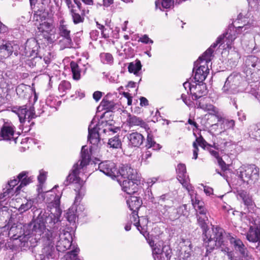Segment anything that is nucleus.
Segmentation results:
<instances>
[{
	"mask_svg": "<svg viewBox=\"0 0 260 260\" xmlns=\"http://www.w3.org/2000/svg\"><path fill=\"white\" fill-rule=\"evenodd\" d=\"M230 144V142L225 141L221 138H218L217 143H214V148L218 150H224Z\"/></svg>",
	"mask_w": 260,
	"mask_h": 260,
	"instance_id": "obj_47",
	"label": "nucleus"
},
{
	"mask_svg": "<svg viewBox=\"0 0 260 260\" xmlns=\"http://www.w3.org/2000/svg\"><path fill=\"white\" fill-rule=\"evenodd\" d=\"M60 40L59 43L64 48L73 47V43L72 42L70 30H69L66 25L61 24L59 27Z\"/></svg>",
	"mask_w": 260,
	"mask_h": 260,
	"instance_id": "obj_18",
	"label": "nucleus"
},
{
	"mask_svg": "<svg viewBox=\"0 0 260 260\" xmlns=\"http://www.w3.org/2000/svg\"><path fill=\"white\" fill-rule=\"evenodd\" d=\"M107 144L108 147L109 148L118 149L121 147L122 142L119 136L116 135L112 138L109 139Z\"/></svg>",
	"mask_w": 260,
	"mask_h": 260,
	"instance_id": "obj_42",
	"label": "nucleus"
},
{
	"mask_svg": "<svg viewBox=\"0 0 260 260\" xmlns=\"http://www.w3.org/2000/svg\"><path fill=\"white\" fill-rule=\"evenodd\" d=\"M19 46L13 41L3 40L0 45V60L10 57L13 54L17 56L19 54Z\"/></svg>",
	"mask_w": 260,
	"mask_h": 260,
	"instance_id": "obj_11",
	"label": "nucleus"
},
{
	"mask_svg": "<svg viewBox=\"0 0 260 260\" xmlns=\"http://www.w3.org/2000/svg\"><path fill=\"white\" fill-rule=\"evenodd\" d=\"M101 106L103 107L107 111L104 112L101 116V118H107L108 116L111 117L112 116V111L114 108V104L112 101H109L107 99L104 98L101 103Z\"/></svg>",
	"mask_w": 260,
	"mask_h": 260,
	"instance_id": "obj_33",
	"label": "nucleus"
},
{
	"mask_svg": "<svg viewBox=\"0 0 260 260\" xmlns=\"http://www.w3.org/2000/svg\"><path fill=\"white\" fill-rule=\"evenodd\" d=\"M126 203L129 209L137 215V212H138L142 204V201L140 197L131 196Z\"/></svg>",
	"mask_w": 260,
	"mask_h": 260,
	"instance_id": "obj_28",
	"label": "nucleus"
},
{
	"mask_svg": "<svg viewBox=\"0 0 260 260\" xmlns=\"http://www.w3.org/2000/svg\"><path fill=\"white\" fill-rule=\"evenodd\" d=\"M192 205L196 211V217L207 216V210L204 206V203L198 199H196L194 201L193 199H191Z\"/></svg>",
	"mask_w": 260,
	"mask_h": 260,
	"instance_id": "obj_34",
	"label": "nucleus"
},
{
	"mask_svg": "<svg viewBox=\"0 0 260 260\" xmlns=\"http://www.w3.org/2000/svg\"><path fill=\"white\" fill-rule=\"evenodd\" d=\"M35 56H34L33 57H32L31 58H28L26 59V60L25 61L26 64L31 68H35L36 63H35Z\"/></svg>",
	"mask_w": 260,
	"mask_h": 260,
	"instance_id": "obj_60",
	"label": "nucleus"
},
{
	"mask_svg": "<svg viewBox=\"0 0 260 260\" xmlns=\"http://www.w3.org/2000/svg\"><path fill=\"white\" fill-rule=\"evenodd\" d=\"M19 117L20 123H25L27 121L29 127H31L35 124L34 122H30L32 119L35 118L36 116L35 113L34 108L30 107L27 109L26 105L19 107L16 110L14 111Z\"/></svg>",
	"mask_w": 260,
	"mask_h": 260,
	"instance_id": "obj_12",
	"label": "nucleus"
},
{
	"mask_svg": "<svg viewBox=\"0 0 260 260\" xmlns=\"http://www.w3.org/2000/svg\"><path fill=\"white\" fill-rule=\"evenodd\" d=\"M70 14L75 24L83 22L85 15L83 9H76V8L72 9L70 11Z\"/></svg>",
	"mask_w": 260,
	"mask_h": 260,
	"instance_id": "obj_30",
	"label": "nucleus"
},
{
	"mask_svg": "<svg viewBox=\"0 0 260 260\" xmlns=\"http://www.w3.org/2000/svg\"><path fill=\"white\" fill-rule=\"evenodd\" d=\"M145 147L147 149L152 148L154 150H159L162 147L160 144L154 141L153 136L148 132H147Z\"/></svg>",
	"mask_w": 260,
	"mask_h": 260,
	"instance_id": "obj_37",
	"label": "nucleus"
},
{
	"mask_svg": "<svg viewBox=\"0 0 260 260\" xmlns=\"http://www.w3.org/2000/svg\"><path fill=\"white\" fill-rule=\"evenodd\" d=\"M15 127L11 122H5L1 128L0 140H11L13 139L16 143V140L14 139Z\"/></svg>",
	"mask_w": 260,
	"mask_h": 260,
	"instance_id": "obj_22",
	"label": "nucleus"
},
{
	"mask_svg": "<svg viewBox=\"0 0 260 260\" xmlns=\"http://www.w3.org/2000/svg\"><path fill=\"white\" fill-rule=\"evenodd\" d=\"M99 169L101 172L112 178L118 176V171L115 164L111 161L106 160L101 162L99 165Z\"/></svg>",
	"mask_w": 260,
	"mask_h": 260,
	"instance_id": "obj_20",
	"label": "nucleus"
},
{
	"mask_svg": "<svg viewBox=\"0 0 260 260\" xmlns=\"http://www.w3.org/2000/svg\"><path fill=\"white\" fill-rule=\"evenodd\" d=\"M196 143L198 144L201 147L204 149H206L207 148H210V144H208L202 136H200L199 138H197L194 141Z\"/></svg>",
	"mask_w": 260,
	"mask_h": 260,
	"instance_id": "obj_54",
	"label": "nucleus"
},
{
	"mask_svg": "<svg viewBox=\"0 0 260 260\" xmlns=\"http://www.w3.org/2000/svg\"><path fill=\"white\" fill-rule=\"evenodd\" d=\"M28 172L23 171L18 175L20 184L15 188V192L16 193V196L19 193L20 190L23 187L27 185L32 182L34 177L32 176L28 177Z\"/></svg>",
	"mask_w": 260,
	"mask_h": 260,
	"instance_id": "obj_27",
	"label": "nucleus"
},
{
	"mask_svg": "<svg viewBox=\"0 0 260 260\" xmlns=\"http://www.w3.org/2000/svg\"><path fill=\"white\" fill-rule=\"evenodd\" d=\"M57 235L51 231H48L42 237L43 247L41 253L36 258V260L54 259L58 256L57 247H54Z\"/></svg>",
	"mask_w": 260,
	"mask_h": 260,
	"instance_id": "obj_4",
	"label": "nucleus"
},
{
	"mask_svg": "<svg viewBox=\"0 0 260 260\" xmlns=\"http://www.w3.org/2000/svg\"><path fill=\"white\" fill-rule=\"evenodd\" d=\"M35 63L37 71H41L46 68V66L43 64V58L41 56L35 55Z\"/></svg>",
	"mask_w": 260,
	"mask_h": 260,
	"instance_id": "obj_50",
	"label": "nucleus"
},
{
	"mask_svg": "<svg viewBox=\"0 0 260 260\" xmlns=\"http://www.w3.org/2000/svg\"><path fill=\"white\" fill-rule=\"evenodd\" d=\"M128 140V146L130 147H139L145 140L144 137L140 133L135 132L127 135Z\"/></svg>",
	"mask_w": 260,
	"mask_h": 260,
	"instance_id": "obj_26",
	"label": "nucleus"
},
{
	"mask_svg": "<svg viewBox=\"0 0 260 260\" xmlns=\"http://www.w3.org/2000/svg\"><path fill=\"white\" fill-rule=\"evenodd\" d=\"M127 122L130 126H140L145 129H149L148 125L141 118L135 115L129 114L127 118Z\"/></svg>",
	"mask_w": 260,
	"mask_h": 260,
	"instance_id": "obj_32",
	"label": "nucleus"
},
{
	"mask_svg": "<svg viewBox=\"0 0 260 260\" xmlns=\"http://www.w3.org/2000/svg\"><path fill=\"white\" fill-rule=\"evenodd\" d=\"M239 196L242 198L244 205L247 206L248 209L253 207V203L251 198L249 197L245 191H242Z\"/></svg>",
	"mask_w": 260,
	"mask_h": 260,
	"instance_id": "obj_46",
	"label": "nucleus"
},
{
	"mask_svg": "<svg viewBox=\"0 0 260 260\" xmlns=\"http://www.w3.org/2000/svg\"><path fill=\"white\" fill-rule=\"evenodd\" d=\"M156 8H159L160 10L162 11L163 9H170L173 6V0H161L160 2L159 1H155Z\"/></svg>",
	"mask_w": 260,
	"mask_h": 260,
	"instance_id": "obj_44",
	"label": "nucleus"
},
{
	"mask_svg": "<svg viewBox=\"0 0 260 260\" xmlns=\"http://www.w3.org/2000/svg\"><path fill=\"white\" fill-rule=\"evenodd\" d=\"M18 183H19V180L17 176L16 178H14L13 180H12L8 182V187L3 192V193L0 194V199L2 200L6 198H10L14 194H16V193L15 192V189H14V187L15 185L18 184Z\"/></svg>",
	"mask_w": 260,
	"mask_h": 260,
	"instance_id": "obj_29",
	"label": "nucleus"
},
{
	"mask_svg": "<svg viewBox=\"0 0 260 260\" xmlns=\"http://www.w3.org/2000/svg\"><path fill=\"white\" fill-rule=\"evenodd\" d=\"M46 172H40V175L38 177V179L40 183L43 184L46 180Z\"/></svg>",
	"mask_w": 260,
	"mask_h": 260,
	"instance_id": "obj_64",
	"label": "nucleus"
},
{
	"mask_svg": "<svg viewBox=\"0 0 260 260\" xmlns=\"http://www.w3.org/2000/svg\"><path fill=\"white\" fill-rule=\"evenodd\" d=\"M248 134L250 138L260 140V123L250 125L248 129Z\"/></svg>",
	"mask_w": 260,
	"mask_h": 260,
	"instance_id": "obj_41",
	"label": "nucleus"
},
{
	"mask_svg": "<svg viewBox=\"0 0 260 260\" xmlns=\"http://www.w3.org/2000/svg\"><path fill=\"white\" fill-rule=\"evenodd\" d=\"M242 77L239 73H233L226 79L222 87L223 92L226 93H233L240 85Z\"/></svg>",
	"mask_w": 260,
	"mask_h": 260,
	"instance_id": "obj_14",
	"label": "nucleus"
},
{
	"mask_svg": "<svg viewBox=\"0 0 260 260\" xmlns=\"http://www.w3.org/2000/svg\"><path fill=\"white\" fill-rule=\"evenodd\" d=\"M246 239L251 242L260 243V231L258 226H250L249 230L246 234Z\"/></svg>",
	"mask_w": 260,
	"mask_h": 260,
	"instance_id": "obj_31",
	"label": "nucleus"
},
{
	"mask_svg": "<svg viewBox=\"0 0 260 260\" xmlns=\"http://www.w3.org/2000/svg\"><path fill=\"white\" fill-rule=\"evenodd\" d=\"M39 47L38 44L35 39L27 40L25 44L23 55L24 54L28 57L37 55Z\"/></svg>",
	"mask_w": 260,
	"mask_h": 260,
	"instance_id": "obj_25",
	"label": "nucleus"
},
{
	"mask_svg": "<svg viewBox=\"0 0 260 260\" xmlns=\"http://www.w3.org/2000/svg\"><path fill=\"white\" fill-rule=\"evenodd\" d=\"M118 175L119 174L124 179H136L140 178L136 170L131 168L128 165H122L119 169Z\"/></svg>",
	"mask_w": 260,
	"mask_h": 260,
	"instance_id": "obj_23",
	"label": "nucleus"
},
{
	"mask_svg": "<svg viewBox=\"0 0 260 260\" xmlns=\"http://www.w3.org/2000/svg\"><path fill=\"white\" fill-rule=\"evenodd\" d=\"M140 184V179H124L120 185L123 191L128 194L136 193L138 190V185Z\"/></svg>",
	"mask_w": 260,
	"mask_h": 260,
	"instance_id": "obj_21",
	"label": "nucleus"
},
{
	"mask_svg": "<svg viewBox=\"0 0 260 260\" xmlns=\"http://www.w3.org/2000/svg\"><path fill=\"white\" fill-rule=\"evenodd\" d=\"M153 254L157 255L158 260H170L172 250L169 245H164L161 249L159 247L153 248Z\"/></svg>",
	"mask_w": 260,
	"mask_h": 260,
	"instance_id": "obj_24",
	"label": "nucleus"
},
{
	"mask_svg": "<svg viewBox=\"0 0 260 260\" xmlns=\"http://www.w3.org/2000/svg\"><path fill=\"white\" fill-rule=\"evenodd\" d=\"M51 232L57 235V239L55 240V241H56V247L58 252H63L72 245L74 248V245L72 243V237L71 234L70 232L65 231L64 230H61V226L58 229H55Z\"/></svg>",
	"mask_w": 260,
	"mask_h": 260,
	"instance_id": "obj_9",
	"label": "nucleus"
},
{
	"mask_svg": "<svg viewBox=\"0 0 260 260\" xmlns=\"http://www.w3.org/2000/svg\"><path fill=\"white\" fill-rule=\"evenodd\" d=\"M70 67L73 74V78L75 80H79L81 78V70L78 64L75 61H71Z\"/></svg>",
	"mask_w": 260,
	"mask_h": 260,
	"instance_id": "obj_43",
	"label": "nucleus"
},
{
	"mask_svg": "<svg viewBox=\"0 0 260 260\" xmlns=\"http://www.w3.org/2000/svg\"><path fill=\"white\" fill-rule=\"evenodd\" d=\"M142 234L145 237L147 242L148 243L150 246L152 248V250L153 249V248L158 247L156 244L154 243V241L152 238H150V237L149 236H148V237H146L145 234L143 232ZM147 235H148L149 234H147Z\"/></svg>",
	"mask_w": 260,
	"mask_h": 260,
	"instance_id": "obj_58",
	"label": "nucleus"
},
{
	"mask_svg": "<svg viewBox=\"0 0 260 260\" xmlns=\"http://www.w3.org/2000/svg\"><path fill=\"white\" fill-rule=\"evenodd\" d=\"M252 25L249 23L248 18L245 17L242 13H240L237 19L229 24L228 29L225 32V36L229 40L234 41L236 38L234 29L236 32H240L244 28V30L248 28H252Z\"/></svg>",
	"mask_w": 260,
	"mask_h": 260,
	"instance_id": "obj_8",
	"label": "nucleus"
},
{
	"mask_svg": "<svg viewBox=\"0 0 260 260\" xmlns=\"http://www.w3.org/2000/svg\"><path fill=\"white\" fill-rule=\"evenodd\" d=\"M193 150V158L196 159L198 158L199 148L196 142H194L192 144Z\"/></svg>",
	"mask_w": 260,
	"mask_h": 260,
	"instance_id": "obj_63",
	"label": "nucleus"
},
{
	"mask_svg": "<svg viewBox=\"0 0 260 260\" xmlns=\"http://www.w3.org/2000/svg\"><path fill=\"white\" fill-rule=\"evenodd\" d=\"M229 240L235 252L239 254L241 260H249L251 258V255L247 247L240 239L230 236Z\"/></svg>",
	"mask_w": 260,
	"mask_h": 260,
	"instance_id": "obj_15",
	"label": "nucleus"
},
{
	"mask_svg": "<svg viewBox=\"0 0 260 260\" xmlns=\"http://www.w3.org/2000/svg\"><path fill=\"white\" fill-rule=\"evenodd\" d=\"M224 230L218 226H213L211 230L203 236L205 246L207 250H212L215 247H221L224 245Z\"/></svg>",
	"mask_w": 260,
	"mask_h": 260,
	"instance_id": "obj_5",
	"label": "nucleus"
},
{
	"mask_svg": "<svg viewBox=\"0 0 260 260\" xmlns=\"http://www.w3.org/2000/svg\"><path fill=\"white\" fill-rule=\"evenodd\" d=\"M194 83L195 85L185 82L183 83V86L186 88V85H188L189 91L192 95V100H197L206 94V85L203 82Z\"/></svg>",
	"mask_w": 260,
	"mask_h": 260,
	"instance_id": "obj_16",
	"label": "nucleus"
},
{
	"mask_svg": "<svg viewBox=\"0 0 260 260\" xmlns=\"http://www.w3.org/2000/svg\"><path fill=\"white\" fill-rule=\"evenodd\" d=\"M110 120L99 121L98 124L92 126L93 124L91 121L88 126V141L92 145L90 149H97L102 145L100 135L102 134H106L108 133H117L120 130L118 127H112V123L109 122Z\"/></svg>",
	"mask_w": 260,
	"mask_h": 260,
	"instance_id": "obj_2",
	"label": "nucleus"
},
{
	"mask_svg": "<svg viewBox=\"0 0 260 260\" xmlns=\"http://www.w3.org/2000/svg\"><path fill=\"white\" fill-rule=\"evenodd\" d=\"M190 246L191 245L189 244L188 246L184 245L181 247V254L183 255L184 258H187L190 256L192 251Z\"/></svg>",
	"mask_w": 260,
	"mask_h": 260,
	"instance_id": "obj_51",
	"label": "nucleus"
},
{
	"mask_svg": "<svg viewBox=\"0 0 260 260\" xmlns=\"http://www.w3.org/2000/svg\"><path fill=\"white\" fill-rule=\"evenodd\" d=\"M45 18L46 13L42 11H36L34 15V19L36 21L42 22Z\"/></svg>",
	"mask_w": 260,
	"mask_h": 260,
	"instance_id": "obj_53",
	"label": "nucleus"
},
{
	"mask_svg": "<svg viewBox=\"0 0 260 260\" xmlns=\"http://www.w3.org/2000/svg\"><path fill=\"white\" fill-rule=\"evenodd\" d=\"M138 212H137V215L132 212V215L131 216V222H134V224L137 227V229L141 233H142V230L143 228L140 224V220H144L146 222H147V220H146L145 218L143 217H141V219H139V217L138 215Z\"/></svg>",
	"mask_w": 260,
	"mask_h": 260,
	"instance_id": "obj_45",
	"label": "nucleus"
},
{
	"mask_svg": "<svg viewBox=\"0 0 260 260\" xmlns=\"http://www.w3.org/2000/svg\"><path fill=\"white\" fill-rule=\"evenodd\" d=\"M257 60V58L255 56H250L246 60L247 66H251L253 68H255L256 66V62Z\"/></svg>",
	"mask_w": 260,
	"mask_h": 260,
	"instance_id": "obj_57",
	"label": "nucleus"
},
{
	"mask_svg": "<svg viewBox=\"0 0 260 260\" xmlns=\"http://www.w3.org/2000/svg\"><path fill=\"white\" fill-rule=\"evenodd\" d=\"M51 23L48 21L42 22L41 23H40V25L38 27L39 31L43 33L44 38L47 40L50 39L48 31L51 30Z\"/></svg>",
	"mask_w": 260,
	"mask_h": 260,
	"instance_id": "obj_40",
	"label": "nucleus"
},
{
	"mask_svg": "<svg viewBox=\"0 0 260 260\" xmlns=\"http://www.w3.org/2000/svg\"><path fill=\"white\" fill-rule=\"evenodd\" d=\"M84 147L85 146H82V159L73 166L72 173L69 174L63 182L64 186H68L69 184L73 182L81 185L82 181L78 176L80 170L87 165L89 160L88 152L87 150H84Z\"/></svg>",
	"mask_w": 260,
	"mask_h": 260,
	"instance_id": "obj_6",
	"label": "nucleus"
},
{
	"mask_svg": "<svg viewBox=\"0 0 260 260\" xmlns=\"http://www.w3.org/2000/svg\"><path fill=\"white\" fill-rule=\"evenodd\" d=\"M176 170L178 181L188 191L190 190L192 187L189 183V178L188 175L187 174L185 165L182 163L179 164L177 165Z\"/></svg>",
	"mask_w": 260,
	"mask_h": 260,
	"instance_id": "obj_17",
	"label": "nucleus"
},
{
	"mask_svg": "<svg viewBox=\"0 0 260 260\" xmlns=\"http://www.w3.org/2000/svg\"><path fill=\"white\" fill-rule=\"evenodd\" d=\"M51 206L55 209L54 213H49L45 210H36L31 221L26 226V229L30 232V236L37 238V243L47 231H53L61 226L59 218L62 211L58 196L51 203Z\"/></svg>",
	"mask_w": 260,
	"mask_h": 260,
	"instance_id": "obj_1",
	"label": "nucleus"
},
{
	"mask_svg": "<svg viewBox=\"0 0 260 260\" xmlns=\"http://www.w3.org/2000/svg\"><path fill=\"white\" fill-rule=\"evenodd\" d=\"M96 24L99 29L101 30L102 35L105 39L108 38L109 35L108 33L106 32L107 29L103 25L100 24L98 21L96 22Z\"/></svg>",
	"mask_w": 260,
	"mask_h": 260,
	"instance_id": "obj_56",
	"label": "nucleus"
},
{
	"mask_svg": "<svg viewBox=\"0 0 260 260\" xmlns=\"http://www.w3.org/2000/svg\"><path fill=\"white\" fill-rule=\"evenodd\" d=\"M189 214V208L187 207L186 204H183L176 209L175 215L174 217L170 215V218L174 220L178 219L180 216H183L187 217Z\"/></svg>",
	"mask_w": 260,
	"mask_h": 260,
	"instance_id": "obj_36",
	"label": "nucleus"
},
{
	"mask_svg": "<svg viewBox=\"0 0 260 260\" xmlns=\"http://www.w3.org/2000/svg\"><path fill=\"white\" fill-rule=\"evenodd\" d=\"M139 41L145 44H152L153 42V41L149 39L148 36L146 35H144V36H143L141 38H140Z\"/></svg>",
	"mask_w": 260,
	"mask_h": 260,
	"instance_id": "obj_61",
	"label": "nucleus"
},
{
	"mask_svg": "<svg viewBox=\"0 0 260 260\" xmlns=\"http://www.w3.org/2000/svg\"><path fill=\"white\" fill-rule=\"evenodd\" d=\"M142 66L140 60L136 59L128 63V71L130 73H133L136 76H141L142 75L141 69Z\"/></svg>",
	"mask_w": 260,
	"mask_h": 260,
	"instance_id": "obj_35",
	"label": "nucleus"
},
{
	"mask_svg": "<svg viewBox=\"0 0 260 260\" xmlns=\"http://www.w3.org/2000/svg\"><path fill=\"white\" fill-rule=\"evenodd\" d=\"M82 197L80 192L76 195L73 205L68 209L66 214V218L70 223L74 224L76 218L79 215V212L84 210L83 205L80 204Z\"/></svg>",
	"mask_w": 260,
	"mask_h": 260,
	"instance_id": "obj_13",
	"label": "nucleus"
},
{
	"mask_svg": "<svg viewBox=\"0 0 260 260\" xmlns=\"http://www.w3.org/2000/svg\"><path fill=\"white\" fill-rule=\"evenodd\" d=\"M145 199L147 200L148 201L155 203L156 202L155 201V198L153 197L152 192L150 189L147 188L145 192Z\"/></svg>",
	"mask_w": 260,
	"mask_h": 260,
	"instance_id": "obj_55",
	"label": "nucleus"
},
{
	"mask_svg": "<svg viewBox=\"0 0 260 260\" xmlns=\"http://www.w3.org/2000/svg\"><path fill=\"white\" fill-rule=\"evenodd\" d=\"M197 219V224L201 228L203 236L209 230L208 228L209 220L207 216L196 217Z\"/></svg>",
	"mask_w": 260,
	"mask_h": 260,
	"instance_id": "obj_39",
	"label": "nucleus"
},
{
	"mask_svg": "<svg viewBox=\"0 0 260 260\" xmlns=\"http://www.w3.org/2000/svg\"><path fill=\"white\" fill-rule=\"evenodd\" d=\"M224 39L228 40V42L226 43V44L228 45L233 42L231 40H229V39L226 37L225 33L223 34L222 35L219 36L217 38L216 42L213 43L211 46L202 54L201 56L199 57V59H203L206 60V62H210L211 61L210 57L214 52L213 49L216 48L218 44H222L224 41Z\"/></svg>",
	"mask_w": 260,
	"mask_h": 260,
	"instance_id": "obj_19",
	"label": "nucleus"
},
{
	"mask_svg": "<svg viewBox=\"0 0 260 260\" xmlns=\"http://www.w3.org/2000/svg\"><path fill=\"white\" fill-rule=\"evenodd\" d=\"M71 88V84L68 81H62L58 86V90L60 92H66L67 90H70Z\"/></svg>",
	"mask_w": 260,
	"mask_h": 260,
	"instance_id": "obj_52",
	"label": "nucleus"
},
{
	"mask_svg": "<svg viewBox=\"0 0 260 260\" xmlns=\"http://www.w3.org/2000/svg\"><path fill=\"white\" fill-rule=\"evenodd\" d=\"M206 60L199 58L194 62V67L193 69V73H194V82H202L206 78L209 73V70L208 68Z\"/></svg>",
	"mask_w": 260,
	"mask_h": 260,
	"instance_id": "obj_10",
	"label": "nucleus"
},
{
	"mask_svg": "<svg viewBox=\"0 0 260 260\" xmlns=\"http://www.w3.org/2000/svg\"><path fill=\"white\" fill-rule=\"evenodd\" d=\"M35 199L27 200L26 203L22 204L20 206V207L19 208V210L20 212H24L29 209H31L33 215H34V211H36V210H43L41 208H38L35 205Z\"/></svg>",
	"mask_w": 260,
	"mask_h": 260,
	"instance_id": "obj_38",
	"label": "nucleus"
},
{
	"mask_svg": "<svg viewBox=\"0 0 260 260\" xmlns=\"http://www.w3.org/2000/svg\"><path fill=\"white\" fill-rule=\"evenodd\" d=\"M212 148H214V144L213 145L210 144V148H207L206 150L209 151L210 153L216 159L218 158L219 157L218 152L217 151L212 149Z\"/></svg>",
	"mask_w": 260,
	"mask_h": 260,
	"instance_id": "obj_59",
	"label": "nucleus"
},
{
	"mask_svg": "<svg viewBox=\"0 0 260 260\" xmlns=\"http://www.w3.org/2000/svg\"><path fill=\"white\" fill-rule=\"evenodd\" d=\"M219 166L221 167L222 170H227L228 166L225 162L222 160V158L219 157L217 159Z\"/></svg>",
	"mask_w": 260,
	"mask_h": 260,
	"instance_id": "obj_62",
	"label": "nucleus"
},
{
	"mask_svg": "<svg viewBox=\"0 0 260 260\" xmlns=\"http://www.w3.org/2000/svg\"><path fill=\"white\" fill-rule=\"evenodd\" d=\"M196 105L197 108H200L203 109L204 110L211 111L213 112L214 113L213 114H215L216 113H217L216 111V108L212 105H204L202 104L200 102H197Z\"/></svg>",
	"mask_w": 260,
	"mask_h": 260,
	"instance_id": "obj_48",
	"label": "nucleus"
},
{
	"mask_svg": "<svg viewBox=\"0 0 260 260\" xmlns=\"http://www.w3.org/2000/svg\"><path fill=\"white\" fill-rule=\"evenodd\" d=\"M30 232L26 226L21 224L13 225L9 230L8 236L12 239L19 240V243H16L22 250L34 248L37 245V238L30 236Z\"/></svg>",
	"mask_w": 260,
	"mask_h": 260,
	"instance_id": "obj_3",
	"label": "nucleus"
},
{
	"mask_svg": "<svg viewBox=\"0 0 260 260\" xmlns=\"http://www.w3.org/2000/svg\"><path fill=\"white\" fill-rule=\"evenodd\" d=\"M236 175L243 183L252 186L259 178V168L254 165H243L237 171Z\"/></svg>",
	"mask_w": 260,
	"mask_h": 260,
	"instance_id": "obj_7",
	"label": "nucleus"
},
{
	"mask_svg": "<svg viewBox=\"0 0 260 260\" xmlns=\"http://www.w3.org/2000/svg\"><path fill=\"white\" fill-rule=\"evenodd\" d=\"M100 57L104 63L112 64L113 62V57L112 54L109 53H101Z\"/></svg>",
	"mask_w": 260,
	"mask_h": 260,
	"instance_id": "obj_49",
	"label": "nucleus"
}]
</instances>
